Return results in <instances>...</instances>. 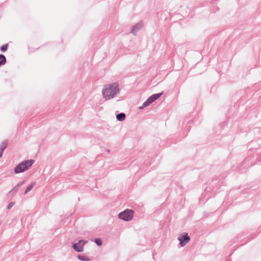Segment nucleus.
<instances>
[{"instance_id":"nucleus-1","label":"nucleus","mask_w":261,"mask_h":261,"mask_svg":"<svg viewBox=\"0 0 261 261\" xmlns=\"http://www.w3.org/2000/svg\"><path fill=\"white\" fill-rule=\"evenodd\" d=\"M119 92V84L117 82L105 85L102 90L103 97L106 100L114 98Z\"/></svg>"},{"instance_id":"nucleus-11","label":"nucleus","mask_w":261,"mask_h":261,"mask_svg":"<svg viewBox=\"0 0 261 261\" xmlns=\"http://www.w3.org/2000/svg\"><path fill=\"white\" fill-rule=\"evenodd\" d=\"M151 103L149 99L148 98H147V99L143 102L142 106L139 107V109H143V108L148 106Z\"/></svg>"},{"instance_id":"nucleus-16","label":"nucleus","mask_w":261,"mask_h":261,"mask_svg":"<svg viewBox=\"0 0 261 261\" xmlns=\"http://www.w3.org/2000/svg\"><path fill=\"white\" fill-rule=\"evenodd\" d=\"M94 242L96 243V244L98 246H100V245H101V244H102V240H101V239H100V238L95 239Z\"/></svg>"},{"instance_id":"nucleus-18","label":"nucleus","mask_w":261,"mask_h":261,"mask_svg":"<svg viewBox=\"0 0 261 261\" xmlns=\"http://www.w3.org/2000/svg\"><path fill=\"white\" fill-rule=\"evenodd\" d=\"M3 154V151H2L0 150V158L2 156Z\"/></svg>"},{"instance_id":"nucleus-17","label":"nucleus","mask_w":261,"mask_h":261,"mask_svg":"<svg viewBox=\"0 0 261 261\" xmlns=\"http://www.w3.org/2000/svg\"><path fill=\"white\" fill-rule=\"evenodd\" d=\"M14 202H10L7 206V209L10 210L12 208V207L14 205Z\"/></svg>"},{"instance_id":"nucleus-9","label":"nucleus","mask_w":261,"mask_h":261,"mask_svg":"<svg viewBox=\"0 0 261 261\" xmlns=\"http://www.w3.org/2000/svg\"><path fill=\"white\" fill-rule=\"evenodd\" d=\"M125 114L124 113H120L116 115L117 120L119 121H122L125 118Z\"/></svg>"},{"instance_id":"nucleus-7","label":"nucleus","mask_w":261,"mask_h":261,"mask_svg":"<svg viewBox=\"0 0 261 261\" xmlns=\"http://www.w3.org/2000/svg\"><path fill=\"white\" fill-rule=\"evenodd\" d=\"M24 183V181H20L18 182L8 194V196H12L15 195L18 191L19 187L21 186Z\"/></svg>"},{"instance_id":"nucleus-15","label":"nucleus","mask_w":261,"mask_h":261,"mask_svg":"<svg viewBox=\"0 0 261 261\" xmlns=\"http://www.w3.org/2000/svg\"><path fill=\"white\" fill-rule=\"evenodd\" d=\"M8 44L3 45V46H2L1 47V50L2 52H5V51H6L8 49Z\"/></svg>"},{"instance_id":"nucleus-8","label":"nucleus","mask_w":261,"mask_h":261,"mask_svg":"<svg viewBox=\"0 0 261 261\" xmlns=\"http://www.w3.org/2000/svg\"><path fill=\"white\" fill-rule=\"evenodd\" d=\"M163 94V92L159 93H156L152 94L150 97H149L148 98L149 99L150 101L152 103L154 101H155L156 100H157L158 98H159Z\"/></svg>"},{"instance_id":"nucleus-19","label":"nucleus","mask_w":261,"mask_h":261,"mask_svg":"<svg viewBox=\"0 0 261 261\" xmlns=\"http://www.w3.org/2000/svg\"><path fill=\"white\" fill-rule=\"evenodd\" d=\"M1 224H2V222H1V221H0V225H1Z\"/></svg>"},{"instance_id":"nucleus-10","label":"nucleus","mask_w":261,"mask_h":261,"mask_svg":"<svg viewBox=\"0 0 261 261\" xmlns=\"http://www.w3.org/2000/svg\"><path fill=\"white\" fill-rule=\"evenodd\" d=\"M7 61L6 57L3 55H0V66L4 65L6 64Z\"/></svg>"},{"instance_id":"nucleus-14","label":"nucleus","mask_w":261,"mask_h":261,"mask_svg":"<svg viewBox=\"0 0 261 261\" xmlns=\"http://www.w3.org/2000/svg\"><path fill=\"white\" fill-rule=\"evenodd\" d=\"M77 258L79 259L82 261H90V260L86 256L82 255H78Z\"/></svg>"},{"instance_id":"nucleus-12","label":"nucleus","mask_w":261,"mask_h":261,"mask_svg":"<svg viewBox=\"0 0 261 261\" xmlns=\"http://www.w3.org/2000/svg\"><path fill=\"white\" fill-rule=\"evenodd\" d=\"M35 184L36 183L34 182L28 186L24 191V194H27L28 193H29L33 188Z\"/></svg>"},{"instance_id":"nucleus-2","label":"nucleus","mask_w":261,"mask_h":261,"mask_svg":"<svg viewBox=\"0 0 261 261\" xmlns=\"http://www.w3.org/2000/svg\"><path fill=\"white\" fill-rule=\"evenodd\" d=\"M34 163V160H25L19 163L14 168V172L16 174L23 172L28 170Z\"/></svg>"},{"instance_id":"nucleus-3","label":"nucleus","mask_w":261,"mask_h":261,"mask_svg":"<svg viewBox=\"0 0 261 261\" xmlns=\"http://www.w3.org/2000/svg\"><path fill=\"white\" fill-rule=\"evenodd\" d=\"M133 210L126 209L119 213L118 215V218L125 221H128L133 219Z\"/></svg>"},{"instance_id":"nucleus-6","label":"nucleus","mask_w":261,"mask_h":261,"mask_svg":"<svg viewBox=\"0 0 261 261\" xmlns=\"http://www.w3.org/2000/svg\"><path fill=\"white\" fill-rule=\"evenodd\" d=\"M143 27V22L142 21H140L138 23H136L134 25L132 30V33L136 35L138 31L142 28Z\"/></svg>"},{"instance_id":"nucleus-13","label":"nucleus","mask_w":261,"mask_h":261,"mask_svg":"<svg viewBox=\"0 0 261 261\" xmlns=\"http://www.w3.org/2000/svg\"><path fill=\"white\" fill-rule=\"evenodd\" d=\"M7 141H3L0 145V150L4 151L7 146Z\"/></svg>"},{"instance_id":"nucleus-4","label":"nucleus","mask_w":261,"mask_h":261,"mask_svg":"<svg viewBox=\"0 0 261 261\" xmlns=\"http://www.w3.org/2000/svg\"><path fill=\"white\" fill-rule=\"evenodd\" d=\"M179 241V244L181 247H183L190 241V237L188 236V233L181 234L178 238Z\"/></svg>"},{"instance_id":"nucleus-5","label":"nucleus","mask_w":261,"mask_h":261,"mask_svg":"<svg viewBox=\"0 0 261 261\" xmlns=\"http://www.w3.org/2000/svg\"><path fill=\"white\" fill-rule=\"evenodd\" d=\"M86 243L87 241L80 240L77 243H74L72 245V248L76 252H82L84 251V246Z\"/></svg>"}]
</instances>
